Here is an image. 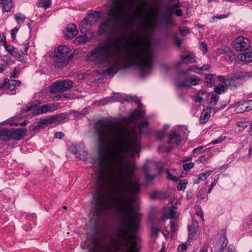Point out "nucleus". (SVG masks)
<instances>
[{
  "instance_id": "25",
  "label": "nucleus",
  "mask_w": 252,
  "mask_h": 252,
  "mask_svg": "<svg viewBox=\"0 0 252 252\" xmlns=\"http://www.w3.org/2000/svg\"><path fill=\"white\" fill-rule=\"evenodd\" d=\"M71 58L72 57L69 56L67 58L62 60L54 59L56 62L55 63V66L58 68L63 67L67 64V63L70 61Z\"/></svg>"
},
{
  "instance_id": "41",
  "label": "nucleus",
  "mask_w": 252,
  "mask_h": 252,
  "mask_svg": "<svg viewBox=\"0 0 252 252\" xmlns=\"http://www.w3.org/2000/svg\"><path fill=\"white\" fill-rule=\"evenodd\" d=\"M176 212H174V211L169 210L168 212L166 211L164 213L163 215V217L165 219H172L175 217Z\"/></svg>"
},
{
  "instance_id": "13",
  "label": "nucleus",
  "mask_w": 252,
  "mask_h": 252,
  "mask_svg": "<svg viewBox=\"0 0 252 252\" xmlns=\"http://www.w3.org/2000/svg\"><path fill=\"white\" fill-rule=\"evenodd\" d=\"M27 132V130L26 128L10 129V140H20L26 136Z\"/></svg>"
},
{
  "instance_id": "16",
  "label": "nucleus",
  "mask_w": 252,
  "mask_h": 252,
  "mask_svg": "<svg viewBox=\"0 0 252 252\" xmlns=\"http://www.w3.org/2000/svg\"><path fill=\"white\" fill-rule=\"evenodd\" d=\"M211 113V108L207 107L203 109L201 116L199 118V121L201 124L206 123L210 117Z\"/></svg>"
},
{
  "instance_id": "2",
  "label": "nucleus",
  "mask_w": 252,
  "mask_h": 252,
  "mask_svg": "<svg viewBox=\"0 0 252 252\" xmlns=\"http://www.w3.org/2000/svg\"><path fill=\"white\" fill-rule=\"evenodd\" d=\"M131 31L127 21L125 20L119 28V32L122 36L111 42H106L92 50L86 56V60L96 64L107 67L105 73L108 75L116 73L121 67L119 56L121 53V46L126 47L127 35Z\"/></svg>"
},
{
  "instance_id": "59",
  "label": "nucleus",
  "mask_w": 252,
  "mask_h": 252,
  "mask_svg": "<svg viewBox=\"0 0 252 252\" xmlns=\"http://www.w3.org/2000/svg\"><path fill=\"white\" fill-rule=\"evenodd\" d=\"M158 192L157 191H154L150 194V196L152 199H155L158 197Z\"/></svg>"
},
{
  "instance_id": "54",
  "label": "nucleus",
  "mask_w": 252,
  "mask_h": 252,
  "mask_svg": "<svg viewBox=\"0 0 252 252\" xmlns=\"http://www.w3.org/2000/svg\"><path fill=\"white\" fill-rule=\"evenodd\" d=\"M187 250V246L185 244L180 245L178 247L179 252H185Z\"/></svg>"
},
{
  "instance_id": "5",
  "label": "nucleus",
  "mask_w": 252,
  "mask_h": 252,
  "mask_svg": "<svg viewBox=\"0 0 252 252\" xmlns=\"http://www.w3.org/2000/svg\"><path fill=\"white\" fill-rule=\"evenodd\" d=\"M73 82L69 79L60 80L49 86V93L55 94L63 93L73 87Z\"/></svg>"
},
{
  "instance_id": "1",
  "label": "nucleus",
  "mask_w": 252,
  "mask_h": 252,
  "mask_svg": "<svg viewBox=\"0 0 252 252\" xmlns=\"http://www.w3.org/2000/svg\"><path fill=\"white\" fill-rule=\"evenodd\" d=\"M95 129L98 185L93 194L94 209L97 213L118 210L119 221L113 239L116 249H138L134 233L139 228L140 219L132 198L139 192L141 186L133 181L130 162L124 159L127 154L134 156L140 152V135L112 121L99 122Z\"/></svg>"
},
{
  "instance_id": "56",
  "label": "nucleus",
  "mask_w": 252,
  "mask_h": 252,
  "mask_svg": "<svg viewBox=\"0 0 252 252\" xmlns=\"http://www.w3.org/2000/svg\"><path fill=\"white\" fill-rule=\"evenodd\" d=\"M210 67V66L209 64H206L201 67H197L196 68L199 70H202V71H206L208 70Z\"/></svg>"
},
{
  "instance_id": "22",
  "label": "nucleus",
  "mask_w": 252,
  "mask_h": 252,
  "mask_svg": "<svg viewBox=\"0 0 252 252\" xmlns=\"http://www.w3.org/2000/svg\"><path fill=\"white\" fill-rule=\"evenodd\" d=\"M10 129L4 128L0 129V138L5 141H10Z\"/></svg>"
},
{
  "instance_id": "29",
  "label": "nucleus",
  "mask_w": 252,
  "mask_h": 252,
  "mask_svg": "<svg viewBox=\"0 0 252 252\" xmlns=\"http://www.w3.org/2000/svg\"><path fill=\"white\" fill-rule=\"evenodd\" d=\"M148 4V1L143 0L141 2L139 3V6L141 8V10H140L138 8H136L133 11V14L137 16H139L140 14L142 11H144L146 10L147 6Z\"/></svg>"
},
{
  "instance_id": "18",
  "label": "nucleus",
  "mask_w": 252,
  "mask_h": 252,
  "mask_svg": "<svg viewBox=\"0 0 252 252\" xmlns=\"http://www.w3.org/2000/svg\"><path fill=\"white\" fill-rule=\"evenodd\" d=\"M88 34L89 36L85 34L83 35H80L78 36L74 40V42L76 44L83 43L87 42L91 40L94 37V34L92 32H89Z\"/></svg>"
},
{
  "instance_id": "10",
  "label": "nucleus",
  "mask_w": 252,
  "mask_h": 252,
  "mask_svg": "<svg viewBox=\"0 0 252 252\" xmlns=\"http://www.w3.org/2000/svg\"><path fill=\"white\" fill-rule=\"evenodd\" d=\"M71 152L76 155V157L81 160H85L87 156V152L84 148L80 145L75 144L70 147Z\"/></svg>"
},
{
  "instance_id": "28",
  "label": "nucleus",
  "mask_w": 252,
  "mask_h": 252,
  "mask_svg": "<svg viewBox=\"0 0 252 252\" xmlns=\"http://www.w3.org/2000/svg\"><path fill=\"white\" fill-rule=\"evenodd\" d=\"M239 59L247 63L252 62V52H246L243 54H240L238 56Z\"/></svg>"
},
{
  "instance_id": "39",
  "label": "nucleus",
  "mask_w": 252,
  "mask_h": 252,
  "mask_svg": "<svg viewBox=\"0 0 252 252\" xmlns=\"http://www.w3.org/2000/svg\"><path fill=\"white\" fill-rule=\"evenodd\" d=\"M226 81H229L227 85L231 89H236L242 85L241 83L238 82L235 79L226 80Z\"/></svg>"
},
{
  "instance_id": "4",
  "label": "nucleus",
  "mask_w": 252,
  "mask_h": 252,
  "mask_svg": "<svg viewBox=\"0 0 252 252\" xmlns=\"http://www.w3.org/2000/svg\"><path fill=\"white\" fill-rule=\"evenodd\" d=\"M110 6L107 10L106 18L99 27L100 32H113L117 27L118 21L128 12L135 4L136 0H109Z\"/></svg>"
},
{
  "instance_id": "8",
  "label": "nucleus",
  "mask_w": 252,
  "mask_h": 252,
  "mask_svg": "<svg viewBox=\"0 0 252 252\" xmlns=\"http://www.w3.org/2000/svg\"><path fill=\"white\" fill-rule=\"evenodd\" d=\"M252 77V72L236 70L226 76V80L248 79Z\"/></svg>"
},
{
  "instance_id": "17",
  "label": "nucleus",
  "mask_w": 252,
  "mask_h": 252,
  "mask_svg": "<svg viewBox=\"0 0 252 252\" xmlns=\"http://www.w3.org/2000/svg\"><path fill=\"white\" fill-rule=\"evenodd\" d=\"M145 116V113L143 111H135L131 114V122L135 126L138 125V120H141Z\"/></svg>"
},
{
  "instance_id": "20",
  "label": "nucleus",
  "mask_w": 252,
  "mask_h": 252,
  "mask_svg": "<svg viewBox=\"0 0 252 252\" xmlns=\"http://www.w3.org/2000/svg\"><path fill=\"white\" fill-rule=\"evenodd\" d=\"M41 102L39 101H35L32 102L31 103L28 104L26 107H23L21 110V112L22 114H24L26 113L33 109L35 107H37L40 104H41Z\"/></svg>"
},
{
  "instance_id": "32",
  "label": "nucleus",
  "mask_w": 252,
  "mask_h": 252,
  "mask_svg": "<svg viewBox=\"0 0 252 252\" xmlns=\"http://www.w3.org/2000/svg\"><path fill=\"white\" fill-rule=\"evenodd\" d=\"M51 0H38L37 2V6L38 7H43L47 9L51 6Z\"/></svg>"
},
{
  "instance_id": "15",
  "label": "nucleus",
  "mask_w": 252,
  "mask_h": 252,
  "mask_svg": "<svg viewBox=\"0 0 252 252\" xmlns=\"http://www.w3.org/2000/svg\"><path fill=\"white\" fill-rule=\"evenodd\" d=\"M78 33L77 27L74 24H69L66 28L65 36L68 38H72Z\"/></svg>"
},
{
  "instance_id": "23",
  "label": "nucleus",
  "mask_w": 252,
  "mask_h": 252,
  "mask_svg": "<svg viewBox=\"0 0 252 252\" xmlns=\"http://www.w3.org/2000/svg\"><path fill=\"white\" fill-rule=\"evenodd\" d=\"M216 81L217 76L215 74H207L205 76V82L210 87L215 85Z\"/></svg>"
},
{
  "instance_id": "31",
  "label": "nucleus",
  "mask_w": 252,
  "mask_h": 252,
  "mask_svg": "<svg viewBox=\"0 0 252 252\" xmlns=\"http://www.w3.org/2000/svg\"><path fill=\"white\" fill-rule=\"evenodd\" d=\"M211 173V172L210 171H207L205 172L200 174L198 177L195 180H194V184H199L200 181L205 180L207 177H208L210 175Z\"/></svg>"
},
{
  "instance_id": "19",
  "label": "nucleus",
  "mask_w": 252,
  "mask_h": 252,
  "mask_svg": "<svg viewBox=\"0 0 252 252\" xmlns=\"http://www.w3.org/2000/svg\"><path fill=\"white\" fill-rule=\"evenodd\" d=\"M41 106L43 114L52 112L58 109L57 105L53 103H47Z\"/></svg>"
},
{
  "instance_id": "55",
  "label": "nucleus",
  "mask_w": 252,
  "mask_h": 252,
  "mask_svg": "<svg viewBox=\"0 0 252 252\" xmlns=\"http://www.w3.org/2000/svg\"><path fill=\"white\" fill-rule=\"evenodd\" d=\"M165 136L164 131H159L157 133V136L158 140H161Z\"/></svg>"
},
{
  "instance_id": "14",
  "label": "nucleus",
  "mask_w": 252,
  "mask_h": 252,
  "mask_svg": "<svg viewBox=\"0 0 252 252\" xmlns=\"http://www.w3.org/2000/svg\"><path fill=\"white\" fill-rule=\"evenodd\" d=\"M102 13V12L99 11L88 12L87 17H86V20H87L90 23V25H91L98 20Z\"/></svg>"
},
{
  "instance_id": "58",
  "label": "nucleus",
  "mask_w": 252,
  "mask_h": 252,
  "mask_svg": "<svg viewBox=\"0 0 252 252\" xmlns=\"http://www.w3.org/2000/svg\"><path fill=\"white\" fill-rule=\"evenodd\" d=\"M55 136L56 138L61 139L64 137V134L62 132H57L55 133Z\"/></svg>"
},
{
  "instance_id": "9",
  "label": "nucleus",
  "mask_w": 252,
  "mask_h": 252,
  "mask_svg": "<svg viewBox=\"0 0 252 252\" xmlns=\"http://www.w3.org/2000/svg\"><path fill=\"white\" fill-rule=\"evenodd\" d=\"M250 46L248 38L239 36L234 42V47L237 51H245Z\"/></svg>"
},
{
  "instance_id": "48",
  "label": "nucleus",
  "mask_w": 252,
  "mask_h": 252,
  "mask_svg": "<svg viewBox=\"0 0 252 252\" xmlns=\"http://www.w3.org/2000/svg\"><path fill=\"white\" fill-rule=\"evenodd\" d=\"M32 114L33 115H38L41 114H43V112H42V109L41 108V106H40L39 107L37 108H34L32 109Z\"/></svg>"
},
{
  "instance_id": "63",
  "label": "nucleus",
  "mask_w": 252,
  "mask_h": 252,
  "mask_svg": "<svg viewBox=\"0 0 252 252\" xmlns=\"http://www.w3.org/2000/svg\"><path fill=\"white\" fill-rule=\"evenodd\" d=\"M217 79L219 80V81L223 83H225L226 81V76H217Z\"/></svg>"
},
{
  "instance_id": "40",
  "label": "nucleus",
  "mask_w": 252,
  "mask_h": 252,
  "mask_svg": "<svg viewBox=\"0 0 252 252\" xmlns=\"http://www.w3.org/2000/svg\"><path fill=\"white\" fill-rule=\"evenodd\" d=\"M14 17L18 24L23 23L26 19V17L21 13L15 14Z\"/></svg>"
},
{
  "instance_id": "37",
  "label": "nucleus",
  "mask_w": 252,
  "mask_h": 252,
  "mask_svg": "<svg viewBox=\"0 0 252 252\" xmlns=\"http://www.w3.org/2000/svg\"><path fill=\"white\" fill-rule=\"evenodd\" d=\"M45 123L43 120V119L42 120H41L40 121H39L37 124L36 125V126H31V128L30 130L32 131H36L37 130H39V129H42V128H44V127L45 126Z\"/></svg>"
},
{
  "instance_id": "51",
  "label": "nucleus",
  "mask_w": 252,
  "mask_h": 252,
  "mask_svg": "<svg viewBox=\"0 0 252 252\" xmlns=\"http://www.w3.org/2000/svg\"><path fill=\"white\" fill-rule=\"evenodd\" d=\"M159 229L157 227L153 226L152 228L151 234L152 236L157 237L158 235Z\"/></svg>"
},
{
  "instance_id": "53",
  "label": "nucleus",
  "mask_w": 252,
  "mask_h": 252,
  "mask_svg": "<svg viewBox=\"0 0 252 252\" xmlns=\"http://www.w3.org/2000/svg\"><path fill=\"white\" fill-rule=\"evenodd\" d=\"M18 29L17 28H15L11 31V36L13 41H14L15 39L16 33L18 32Z\"/></svg>"
},
{
  "instance_id": "36",
  "label": "nucleus",
  "mask_w": 252,
  "mask_h": 252,
  "mask_svg": "<svg viewBox=\"0 0 252 252\" xmlns=\"http://www.w3.org/2000/svg\"><path fill=\"white\" fill-rule=\"evenodd\" d=\"M242 106L245 107V109L244 110V111H249L250 110H252V100L244 102L241 105H239L237 107V109H238L240 108L242 109L241 108Z\"/></svg>"
},
{
  "instance_id": "50",
  "label": "nucleus",
  "mask_w": 252,
  "mask_h": 252,
  "mask_svg": "<svg viewBox=\"0 0 252 252\" xmlns=\"http://www.w3.org/2000/svg\"><path fill=\"white\" fill-rule=\"evenodd\" d=\"M194 166L193 162L186 163L183 164V167L185 170L189 171Z\"/></svg>"
},
{
  "instance_id": "33",
  "label": "nucleus",
  "mask_w": 252,
  "mask_h": 252,
  "mask_svg": "<svg viewBox=\"0 0 252 252\" xmlns=\"http://www.w3.org/2000/svg\"><path fill=\"white\" fill-rule=\"evenodd\" d=\"M144 172L146 181L147 182H151L155 179L156 176L151 174L150 170L146 166L144 167Z\"/></svg>"
},
{
  "instance_id": "27",
  "label": "nucleus",
  "mask_w": 252,
  "mask_h": 252,
  "mask_svg": "<svg viewBox=\"0 0 252 252\" xmlns=\"http://www.w3.org/2000/svg\"><path fill=\"white\" fill-rule=\"evenodd\" d=\"M2 4V10L5 12L9 11L12 7V0H0V4Z\"/></svg>"
},
{
  "instance_id": "34",
  "label": "nucleus",
  "mask_w": 252,
  "mask_h": 252,
  "mask_svg": "<svg viewBox=\"0 0 252 252\" xmlns=\"http://www.w3.org/2000/svg\"><path fill=\"white\" fill-rule=\"evenodd\" d=\"M3 46L4 47L5 49L9 53V54L13 56L14 55V54L16 53L17 51L16 50H17L11 45H7L5 37H4Z\"/></svg>"
},
{
  "instance_id": "7",
  "label": "nucleus",
  "mask_w": 252,
  "mask_h": 252,
  "mask_svg": "<svg viewBox=\"0 0 252 252\" xmlns=\"http://www.w3.org/2000/svg\"><path fill=\"white\" fill-rule=\"evenodd\" d=\"M68 114L66 113H61L58 115H54L50 116L43 119V120L45 126L52 125L55 123H59L63 120L68 118Z\"/></svg>"
},
{
  "instance_id": "61",
  "label": "nucleus",
  "mask_w": 252,
  "mask_h": 252,
  "mask_svg": "<svg viewBox=\"0 0 252 252\" xmlns=\"http://www.w3.org/2000/svg\"><path fill=\"white\" fill-rule=\"evenodd\" d=\"M68 97L67 94H63L62 96L56 95L54 97V99L55 100H59L63 99V98H67Z\"/></svg>"
},
{
  "instance_id": "45",
  "label": "nucleus",
  "mask_w": 252,
  "mask_h": 252,
  "mask_svg": "<svg viewBox=\"0 0 252 252\" xmlns=\"http://www.w3.org/2000/svg\"><path fill=\"white\" fill-rule=\"evenodd\" d=\"M219 99V96L217 94H213L211 98L210 104L212 106H215Z\"/></svg>"
},
{
  "instance_id": "30",
  "label": "nucleus",
  "mask_w": 252,
  "mask_h": 252,
  "mask_svg": "<svg viewBox=\"0 0 252 252\" xmlns=\"http://www.w3.org/2000/svg\"><path fill=\"white\" fill-rule=\"evenodd\" d=\"M181 58L183 61L186 62L187 64L194 63L195 62V60L189 54H182L181 55Z\"/></svg>"
},
{
  "instance_id": "3",
  "label": "nucleus",
  "mask_w": 252,
  "mask_h": 252,
  "mask_svg": "<svg viewBox=\"0 0 252 252\" xmlns=\"http://www.w3.org/2000/svg\"><path fill=\"white\" fill-rule=\"evenodd\" d=\"M148 17L145 19L144 24L141 29L145 32L144 36L137 34L134 40H132L126 52L127 59L141 68L143 71L145 69L151 71L153 67V53L150 41L145 42L144 38H150L149 32L152 30L154 22L151 19V10H148Z\"/></svg>"
},
{
  "instance_id": "43",
  "label": "nucleus",
  "mask_w": 252,
  "mask_h": 252,
  "mask_svg": "<svg viewBox=\"0 0 252 252\" xmlns=\"http://www.w3.org/2000/svg\"><path fill=\"white\" fill-rule=\"evenodd\" d=\"M187 184L188 182L186 180H182L180 181L177 186V189L179 190H183L185 189L186 188Z\"/></svg>"
},
{
  "instance_id": "44",
  "label": "nucleus",
  "mask_w": 252,
  "mask_h": 252,
  "mask_svg": "<svg viewBox=\"0 0 252 252\" xmlns=\"http://www.w3.org/2000/svg\"><path fill=\"white\" fill-rule=\"evenodd\" d=\"M224 90V87L221 84H219L214 88V91L217 94L222 93Z\"/></svg>"
},
{
  "instance_id": "49",
  "label": "nucleus",
  "mask_w": 252,
  "mask_h": 252,
  "mask_svg": "<svg viewBox=\"0 0 252 252\" xmlns=\"http://www.w3.org/2000/svg\"><path fill=\"white\" fill-rule=\"evenodd\" d=\"M181 5V2H180V0L179 1H177V2H176L175 3L171 5L170 7H169V9L171 11V13H172L174 11V10L176 8H177L179 7H180Z\"/></svg>"
},
{
  "instance_id": "46",
  "label": "nucleus",
  "mask_w": 252,
  "mask_h": 252,
  "mask_svg": "<svg viewBox=\"0 0 252 252\" xmlns=\"http://www.w3.org/2000/svg\"><path fill=\"white\" fill-rule=\"evenodd\" d=\"M167 178L169 180L173 181L174 182H176L178 181V178L176 176H173L168 170L166 171Z\"/></svg>"
},
{
  "instance_id": "52",
  "label": "nucleus",
  "mask_w": 252,
  "mask_h": 252,
  "mask_svg": "<svg viewBox=\"0 0 252 252\" xmlns=\"http://www.w3.org/2000/svg\"><path fill=\"white\" fill-rule=\"evenodd\" d=\"M200 48L204 54L207 52V46L206 43L204 42H201L200 46Z\"/></svg>"
},
{
  "instance_id": "6",
  "label": "nucleus",
  "mask_w": 252,
  "mask_h": 252,
  "mask_svg": "<svg viewBox=\"0 0 252 252\" xmlns=\"http://www.w3.org/2000/svg\"><path fill=\"white\" fill-rule=\"evenodd\" d=\"M200 78L197 76H194L192 77L186 78L183 81L176 82L175 86L177 88L182 87H187L190 88L191 85H197L199 84Z\"/></svg>"
},
{
  "instance_id": "35",
  "label": "nucleus",
  "mask_w": 252,
  "mask_h": 252,
  "mask_svg": "<svg viewBox=\"0 0 252 252\" xmlns=\"http://www.w3.org/2000/svg\"><path fill=\"white\" fill-rule=\"evenodd\" d=\"M198 227V223L196 221H192L191 224L188 226L189 235H194L196 232V229Z\"/></svg>"
},
{
  "instance_id": "62",
  "label": "nucleus",
  "mask_w": 252,
  "mask_h": 252,
  "mask_svg": "<svg viewBox=\"0 0 252 252\" xmlns=\"http://www.w3.org/2000/svg\"><path fill=\"white\" fill-rule=\"evenodd\" d=\"M149 125V123L147 121H145L143 123L140 124L138 125V127L140 131L142 130V129L144 127V126H147Z\"/></svg>"
},
{
  "instance_id": "11",
  "label": "nucleus",
  "mask_w": 252,
  "mask_h": 252,
  "mask_svg": "<svg viewBox=\"0 0 252 252\" xmlns=\"http://www.w3.org/2000/svg\"><path fill=\"white\" fill-rule=\"evenodd\" d=\"M69 48L65 45L59 46L55 48L54 50L55 55L53 56V59L61 60L66 57L69 53Z\"/></svg>"
},
{
  "instance_id": "24",
  "label": "nucleus",
  "mask_w": 252,
  "mask_h": 252,
  "mask_svg": "<svg viewBox=\"0 0 252 252\" xmlns=\"http://www.w3.org/2000/svg\"><path fill=\"white\" fill-rule=\"evenodd\" d=\"M181 142V138L175 132L172 133L169 137L168 143L178 145Z\"/></svg>"
},
{
  "instance_id": "64",
  "label": "nucleus",
  "mask_w": 252,
  "mask_h": 252,
  "mask_svg": "<svg viewBox=\"0 0 252 252\" xmlns=\"http://www.w3.org/2000/svg\"><path fill=\"white\" fill-rule=\"evenodd\" d=\"M105 252H112V247L108 246L104 249Z\"/></svg>"
},
{
  "instance_id": "60",
  "label": "nucleus",
  "mask_w": 252,
  "mask_h": 252,
  "mask_svg": "<svg viewBox=\"0 0 252 252\" xmlns=\"http://www.w3.org/2000/svg\"><path fill=\"white\" fill-rule=\"evenodd\" d=\"M223 141V139L221 137H219L218 139L213 140L211 142L210 144H217Z\"/></svg>"
},
{
  "instance_id": "57",
  "label": "nucleus",
  "mask_w": 252,
  "mask_h": 252,
  "mask_svg": "<svg viewBox=\"0 0 252 252\" xmlns=\"http://www.w3.org/2000/svg\"><path fill=\"white\" fill-rule=\"evenodd\" d=\"M188 73V71L187 70L186 71H181L179 72L176 77V80H179L181 76L187 75Z\"/></svg>"
},
{
  "instance_id": "47",
  "label": "nucleus",
  "mask_w": 252,
  "mask_h": 252,
  "mask_svg": "<svg viewBox=\"0 0 252 252\" xmlns=\"http://www.w3.org/2000/svg\"><path fill=\"white\" fill-rule=\"evenodd\" d=\"M16 82L17 81L16 80H11V81L8 83V84L6 86V87L7 88L8 90L12 91L14 90L15 88Z\"/></svg>"
},
{
  "instance_id": "26",
  "label": "nucleus",
  "mask_w": 252,
  "mask_h": 252,
  "mask_svg": "<svg viewBox=\"0 0 252 252\" xmlns=\"http://www.w3.org/2000/svg\"><path fill=\"white\" fill-rule=\"evenodd\" d=\"M23 46L25 53L23 52L21 50L19 51H18V50H17L16 53L14 54V55H13L15 57H16L18 61L20 62H22L24 60L23 55L24 54H27V51L29 49V47L27 45L24 44Z\"/></svg>"
},
{
  "instance_id": "42",
  "label": "nucleus",
  "mask_w": 252,
  "mask_h": 252,
  "mask_svg": "<svg viewBox=\"0 0 252 252\" xmlns=\"http://www.w3.org/2000/svg\"><path fill=\"white\" fill-rule=\"evenodd\" d=\"M221 50L222 53L225 54H227L228 56H230V58L233 57L235 58V56L232 51L231 50L230 48L228 46H224L222 49Z\"/></svg>"
},
{
  "instance_id": "38",
  "label": "nucleus",
  "mask_w": 252,
  "mask_h": 252,
  "mask_svg": "<svg viewBox=\"0 0 252 252\" xmlns=\"http://www.w3.org/2000/svg\"><path fill=\"white\" fill-rule=\"evenodd\" d=\"M90 25L89 21L86 20V18L83 19L79 25L80 30L81 32L85 33L87 30V27Z\"/></svg>"
},
{
  "instance_id": "12",
  "label": "nucleus",
  "mask_w": 252,
  "mask_h": 252,
  "mask_svg": "<svg viewBox=\"0 0 252 252\" xmlns=\"http://www.w3.org/2000/svg\"><path fill=\"white\" fill-rule=\"evenodd\" d=\"M222 231H223L222 236L220 238L219 241L215 245V252H222L224 251V249L228 245V240L225 234V230L223 229Z\"/></svg>"
},
{
  "instance_id": "21",
  "label": "nucleus",
  "mask_w": 252,
  "mask_h": 252,
  "mask_svg": "<svg viewBox=\"0 0 252 252\" xmlns=\"http://www.w3.org/2000/svg\"><path fill=\"white\" fill-rule=\"evenodd\" d=\"M115 94H116L117 96H113L111 97H106L104 98L103 100H101V103L102 105H105L109 102H112L116 101H120L122 100L121 98H123L124 97L122 96L121 94L120 93H115Z\"/></svg>"
}]
</instances>
